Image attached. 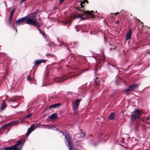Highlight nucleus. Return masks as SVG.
<instances>
[{
	"instance_id": "obj_57",
	"label": "nucleus",
	"mask_w": 150,
	"mask_h": 150,
	"mask_svg": "<svg viewBox=\"0 0 150 150\" xmlns=\"http://www.w3.org/2000/svg\"><path fill=\"white\" fill-rule=\"evenodd\" d=\"M40 123H39L38 124V125H40Z\"/></svg>"
},
{
	"instance_id": "obj_56",
	"label": "nucleus",
	"mask_w": 150,
	"mask_h": 150,
	"mask_svg": "<svg viewBox=\"0 0 150 150\" xmlns=\"http://www.w3.org/2000/svg\"><path fill=\"white\" fill-rule=\"evenodd\" d=\"M43 116L44 117H45V115H43Z\"/></svg>"
},
{
	"instance_id": "obj_45",
	"label": "nucleus",
	"mask_w": 150,
	"mask_h": 150,
	"mask_svg": "<svg viewBox=\"0 0 150 150\" xmlns=\"http://www.w3.org/2000/svg\"><path fill=\"white\" fill-rule=\"evenodd\" d=\"M75 28H76V31H77V32H78V31H79V30L78 29H77V27L76 26L75 27Z\"/></svg>"
},
{
	"instance_id": "obj_42",
	"label": "nucleus",
	"mask_w": 150,
	"mask_h": 150,
	"mask_svg": "<svg viewBox=\"0 0 150 150\" xmlns=\"http://www.w3.org/2000/svg\"><path fill=\"white\" fill-rule=\"evenodd\" d=\"M88 70V69H84L83 70V71H87Z\"/></svg>"
},
{
	"instance_id": "obj_27",
	"label": "nucleus",
	"mask_w": 150,
	"mask_h": 150,
	"mask_svg": "<svg viewBox=\"0 0 150 150\" xmlns=\"http://www.w3.org/2000/svg\"><path fill=\"white\" fill-rule=\"evenodd\" d=\"M96 72L98 71V68H100V66L98 64H96L95 65Z\"/></svg>"
},
{
	"instance_id": "obj_32",
	"label": "nucleus",
	"mask_w": 150,
	"mask_h": 150,
	"mask_svg": "<svg viewBox=\"0 0 150 150\" xmlns=\"http://www.w3.org/2000/svg\"><path fill=\"white\" fill-rule=\"evenodd\" d=\"M12 19V18H9V21H8V24H9V25H11V21Z\"/></svg>"
},
{
	"instance_id": "obj_18",
	"label": "nucleus",
	"mask_w": 150,
	"mask_h": 150,
	"mask_svg": "<svg viewBox=\"0 0 150 150\" xmlns=\"http://www.w3.org/2000/svg\"><path fill=\"white\" fill-rule=\"evenodd\" d=\"M132 30L130 29L129 30V31L126 34V39L128 40L130 39L131 38Z\"/></svg>"
},
{
	"instance_id": "obj_29",
	"label": "nucleus",
	"mask_w": 150,
	"mask_h": 150,
	"mask_svg": "<svg viewBox=\"0 0 150 150\" xmlns=\"http://www.w3.org/2000/svg\"><path fill=\"white\" fill-rule=\"evenodd\" d=\"M57 41L58 42V43H57V46H59V45H64V43H62V42H60L59 41L57 40Z\"/></svg>"
},
{
	"instance_id": "obj_12",
	"label": "nucleus",
	"mask_w": 150,
	"mask_h": 150,
	"mask_svg": "<svg viewBox=\"0 0 150 150\" xmlns=\"http://www.w3.org/2000/svg\"><path fill=\"white\" fill-rule=\"evenodd\" d=\"M108 67L109 69H115L117 72H119V69L115 65L110 64L109 63H108Z\"/></svg>"
},
{
	"instance_id": "obj_35",
	"label": "nucleus",
	"mask_w": 150,
	"mask_h": 150,
	"mask_svg": "<svg viewBox=\"0 0 150 150\" xmlns=\"http://www.w3.org/2000/svg\"><path fill=\"white\" fill-rule=\"evenodd\" d=\"M40 33L41 34H42V35H43V36H45V33H44V32L42 31L41 30H40V31H39Z\"/></svg>"
},
{
	"instance_id": "obj_52",
	"label": "nucleus",
	"mask_w": 150,
	"mask_h": 150,
	"mask_svg": "<svg viewBox=\"0 0 150 150\" xmlns=\"http://www.w3.org/2000/svg\"><path fill=\"white\" fill-rule=\"evenodd\" d=\"M148 53L149 54H150V51L148 52Z\"/></svg>"
},
{
	"instance_id": "obj_30",
	"label": "nucleus",
	"mask_w": 150,
	"mask_h": 150,
	"mask_svg": "<svg viewBox=\"0 0 150 150\" xmlns=\"http://www.w3.org/2000/svg\"><path fill=\"white\" fill-rule=\"evenodd\" d=\"M32 114V113H30L28 114V115H26L24 117V118L30 117L31 116Z\"/></svg>"
},
{
	"instance_id": "obj_60",
	"label": "nucleus",
	"mask_w": 150,
	"mask_h": 150,
	"mask_svg": "<svg viewBox=\"0 0 150 150\" xmlns=\"http://www.w3.org/2000/svg\"><path fill=\"white\" fill-rule=\"evenodd\" d=\"M149 28H147V29H149Z\"/></svg>"
},
{
	"instance_id": "obj_37",
	"label": "nucleus",
	"mask_w": 150,
	"mask_h": 150,
	"mask_svg": "<svg viewBox=\"0 0 150 150\" xmlns=\"http://www.w3.org/2000/svg\"><path fill=\"white\" fill-rule=\"evenodd\" d=\"M74 46H76L78 44V42H75L74 43Z\"/></svg>"
},
{
	"instance_id": "obj_22",
	"label": "nucleus",
	"mask_w": 150,
	"mask_h": 150,
	"mask_svg": "<svg viewBox=\"0 0 150 150\" xmlns=\"http://www.w3.org/2000/svg\"><path fill=\"white\" fill-rule=\"evenodd\" d=\"M48 79L47 78H45L43 80V81L42 83V86H45L47 85L48 83L47 82L48 81Z\"/></svg>"
},
{
	"instance_id": "obj_14",
	"label": "nucleus",
	"mask_w": 150,
	"mask_h": 150,
	"mask_svg": "<svg viewBox=\"0 0 150 150\" xmlns=\"http://www.w3.org/2000/svg\"><path fill=\"white\" fill-rule=\"evenodd\" d=\"M71 18L73 19H74L76 18H80L81 19V20H85L88 18L83 17L80 14H79V15H74L73 16H72Z\"/></svg>"
},
{
	"instance_id": "obj_21",
	"label": "nucleus",
	"mask_w": 150,
	"mask_h": 150,
	"mask_svg": "<svg viewBox=\"0 0 150 150\" xmlns=\"http://www.w3.org/2000/svg\"><path fill=\"white\" fill-rule=\"evenodd\" d=\"M61 105V104L60 103H55V104L50 105V108L51 109H53L60 106Z\"/></svg>"
},
{
	"instance_id": "obj_44",
	"label": "nucleus",
	"mask_w": 150,
	"mask_h": 150,
	"mask_svg": "<svg viewBox=\"0 0 150 150\" xmlns=\"http://www.w3.org/2000/svg\"><path fill=\"white\" fill-rule=\"evenodd\" d=\"M4 3H5V6L7 8V4H6V3L5 2Z\"/></svg>"
},
{
	"instance_id": "obj_19",
	"label": "nucleus",
	"mask_w": 150,
	"mask_h": 150,
	"mask_svg": "<svg viewBox=\"0 0 150 150\" xmlns=\"http://www.w3.org/2000/svg\"><path fill=\"white\" fill-rule=\"evenodd\" d=\"M58 117L57 114L56 113H53L50 115L48 117V118H50L51 119L55 120Z\"/></svg>"
},
{
	"instance_id": "obj_28",
	"label": "nucleus",
	"mask_w": 150,
	"mask_h": 150,
	"mask_svg": "<svg viewBox=\"0 0 150 150\" xmlns=\"http://www.w3.org/2000/svg\"><path fill=\"white\" fill-rule=\"evenodd\" d=\"M85 3H86L87 4L88 3V1L87 0H85L83 2L81 3V2L80 3V5L81 8L84 7V6H83V4H85Z\"/></svg>"
},
{
	"instance_id": "obj_54",
	"label": "nucleus",
	"mask_w": 150,
	"mask_h": 150,
	"mask_svg": "<svg viewBox=\"0 0 150 150\" xmlns=\"http://www.w3.org/2000/svg\"><path fill=\"white\" fill-rule=\"evenodd\" d=\"M118 21H117V22H116V24L117 23H118Z\"/></svg>"
},
{
	"instance_id": "obj_23",
	"label": "nucleus",
	"mask_w": 150,
	"mask_h": 150,
	"mask_svg": "<svg viewBox=\"0 0 150 150\" xmlns=\"http://www.w3.org/2000/svg\"><path fill=\"white\" fill-rule=\"evenodd\" d=\"M115 116V113L114 112L112 113L110 115L109 117V119L110 120H113L115 119L114 117Z\"/></svg>"
},
{
	"instance_id": "obj_62",
	"label": "nucleus",
	"mask_w": 150,
	"mask_h": 150,
	"mask_svg": "<svg viewBox=\"0 0 150 150\" xmlns=\"http://www.w3.org/2000/svg\"><path fill=\"white\" fill-rule=\"evenodd\" d=\"M146 120H148V118H146Z\"/></svg>"
},
{
	"instance_id": "obj_1",
	"label": "nucleus",
	"mask_w": 150,
	"mask_h": 150,
	"mask_svg": "<svg viewBox=\"0 0 150 150\" xmlns=\"http://www.w3.org/2000/svg\"><path fill=\"white\" fill-rule=\"evenodd\" d=\"M78 74H75L74 72H71L70 74L67 75H65L61 77H53L51 79L53 81L56 82H61L62 81L67 79L68 78H72L78 75Z\"/></svg>"
},
{
	"instance_id": "obj_59",
	"label": "nucleus",
	"mask_w": 150,
	"mask_h": 150,
	"mask_svg": "<svg viewBox=\"0 0 150 150\" xmlns=\"http://www.w3.org/2000/svg\"><path fill=\"white\" fill-rule=\"evenodd\" d=\"M113 13H111L110 14H113Z\"/></svg>"
},
{
	"instance_id": "obj_46",
	"label": "nucleus",
	"mask_w": 150,
	"mask_h": 150,
	"mask_svg": "<svg viewBox=\"0 0 150 150\" xmlns=\"http://www.w3.org/2000/svg\"><path fill=\"white\" fill-rule=\"evenodd\" d=\"M119 12H117V13H115L114 14L115 15V16L116 14H119Z\"/></svg>"
},
{
	"instance_id": "obj_3",
	"label": "nucleus",
	"mask_w": 150,
	"mask_h": 150,
	"mask_svg": "<svg viewBox=\"0 0 150 150\" xmlns=\"http://www.w3.org/2000/svg\"><path fill=\"white\" fill-rule=\"evenodd\" d=\"M141 115V112L138 109H135L131 115V120L132 121H135L139 119Z\"/></svg>"
},
{
	"instance_id": "obj_31",
	"label": "nucleus",
	"mask_w": 150,
	"mask_h": 150,
	"mask_svg": "<svg viewBox=\"0 0 150 150\" xmlns=\"http://www.w3.org/2000/svg\"><path fill=\"white\" fill-rule=\"evenodd\" d=\"M35 23L36 24L33 25L35 26L36 27H40V25L38 23H37L36 21L35 22Z\"/></svg>"
},
{
	"instance_id": "obj_11",
	"label": "nucleus",
	"mask_w": 150,
	"mask_h": 150,
	"mask_svg": "<svg viewBox=\"0 0 150 150\" xmlns=\"http://www.w3.org/2000/svg\"><path fill=\"white\" fill-rule=\"evenodd\" d=\"M35 125V124H34L33 125H31L28 129L27 133L26 134L27 136L28 137L30 134V133L32 132H33L34 130V129L36 128V127H35L34 128H33V127Z\"/></svg>"
},
{
	"instance_id": "obj_55",
	"label": "nucleus",
	"mask_w": 150,
	"mask_h": 150,
	"mask_svg": "<svg viewBox=\"0 0 150 150\" xmlns=\"http://www.w3.org/2000/svg\"><path fill=\"white\" fill-rule=\"evenodd\" d=\"M138 21H139L141 22V21H140V20H138Z\"/></svg>"
},
{
	"instance_id": "obj_2",
	"label": "nucleus",
	"mask_w": 150,
	"mask_h": 150,
	"mask_svg": "<svg viewBox=\"0 0 150 150\" xmlns=\"http://www.w3.org/2000/svg\"><path fill=\"white\" fill-rule=\"evenodd\" d=\"M58 131H59L61 133L63 134V135H64L66 139V140L65 141V144L68 148L69 150H72V148H73L74 147V143L72 141L70 137H68L67 138L66 135L62 131H60L59 129L57 128Z\"/></svg>"
},
{
	"instance_id": "obj_33",
	"label": "nucleus",
	"mask_w": 150,
	"mask_h": 150,
	"mask_svg": "<svg viewBox=\"0 0 150 150\" xmlns=\"http://www.w3.org/2000/svg\"><path fill=\"white\" fill-rule=\"evenodd\" d=\"M8 73V71L7 69L6 70V72L5 73H4V76H6L7 74Z\"/></svg>"
},
{
	"instance_id": "obj_26",
	"label": "nucleus",
	"mask_w": 150,
	"mask_h": 150,
	"mask_svg": "<svg viewBox=\"0 0 150 150\" xmlns=\"http://www.w3.org/2000/svg\"><path fill=\"white\" fill-rule=\"evenodd\" d=\"M16 8H13V9L12 10V11H11V13L10 14V18H12L13 14L15 12V11L16 10Z\"/></svg>"
},
{
	"instance_id": "obj_47",
	"label": "nucleus",
	"mask_w": 150,
	"mask_h": 150,
	"mask_svg": "<svg viewBox=\"0 0 150 150\" xmlns=\"http://www.w3.org/2000/svg\"><path fill=\"white\" fill-rule=\"evenodd\" d=\"M37 28H38V30H39V31H40V30H40V28H39V27H37Z\"/></svg>"
},
{
	"instance_id": "obj_24",
	"label": "nucleus",
	"mask_w": 150,
	"mask_h": 150,
	"mask_svg": "<svg viewBox=\"0 0 150 150\" xmlns=\"http://www.w3.org/2000/svg\"><path fill=\"white\" fill-rule=\"evenodd\" d=\"M7 105L5 103V101L3 100V102L0 108V111L3 110L4 108L7 107Z\"/></svg>"
},
{
	"instance_id": "obj_5",
	"label": "nucleus",
	"mask_w": 150,
	"mask_h": 150,
	"mask_svg": "<svg viewBox=\"0 0 150 150\" xmlns=\"http://www.w3.org/2000/svg\"><path fill=\"white\" fill-rule=\"evenodd\" d=\"M27 17L25 16L20 18L16 21L15 24L17 26H18L20 25H24L26 24V20Z\"/></svg>"
},
{
	"instance_id": "obj_4",
	"label": "nucleus",
	"mask_w": 150,
	"mask_h": 150,
	"mask_svg": "<svg viewBox=\"0 0 150 150\" xmlns=\"http://www.w3.org/2000/svg\"><path fill=\"white\" fill-rule=\"evenodd\" d=\"M26 17H27L26 20V24L33 25H35L36 21H37L34 15H27Z\"/></svg>"
},
{
	"instance_id": "obj_38",
	"label": "nucleus",
	"mask_w": 150,
	"mask_h": 150,
	"mask_svg": "<svg viewBox=\"0 0 150 150\" xmlns=\"http://www.w3.org/2000/svg\"><path fill=\"white\" fill-rule=\"evenodd\" d=\"M25 1V0H22L21 2V4L22 3H23Z\"/></svg>"
},
{
	"instance_id": "obj_40",
	"label": "nucleus",
	"mask_w": 150,
	"mask_h": 150,
	"mask_svg": "<svg viewBox=\"0 0 150 150\" xmlns=\"http://www.w3.org/2000/svg\"><path fill=\"white\" fill-rule=\"evenodd\" d=\"M42 126L44 127V128H46V127L48 126V125H43Z\"/></svg>"
},
{
	"instance_id": "obj_48",
	"label": "nucleus",
	"mask_w": 150,
	"mask_h": 150,
	"mask_svg": "<svg viewBox=\"0 0 150 150\" xmlns=\"http://www.w3.org/2000/svg\"><path fill=\"white\" fill-rule=\"evenodd\" d=\"M2 54H3V55H2V56H3V57H4V56L5 55V54H4V53H2Z\"/></svg>"
},
{
	"instance_id": "obj_7",
	"label": "nucleus",
	"mask_w": 150,
	"mask_h": 150,
	"mask_svg": "<svg viewBox=\"0 0 150 150\" xmlns=\"http://www.w3.org/2000/svg\"><path fill=\"white\" fill-rule=\"evenodd\" d=\"M81 100V99H78L75 100L74 103V105L73 106V108L74 111H76L78 109L80 102Z\"/></svg>"
},
{
	"instance_id": "obj_36",
	"label": "nucleus",
	"mask_w": 150,
	"mask_h": 150,
	"mask_svg": "<svg viewBox=\"0 0 150 150\" xmlns=\"http://www.w3.org/2000/svg\"><path fill=\"white\" fill-rule=\"evenodd\" d=\"M64 0H60V1H59L60 4H62Z\"/></svg>"
},
{
	"instance_id": "obj_6",
	"label": "nucleus",
	"mask_w": 150,
	"mask_h": 150,
	"mask_svg": "<svg viewBox=\"0 0 150 150\" xmlns=\"http://www.w3.org/2000/svg\"><path fill=\"white\" fill-rule=\"evenodd\" d=\"M87 84H85L82 86V88H80L79 89V96H83L84 94L85 93L86 90L87 89L85 88Z\"/></svg>"
},
{
	"instance_id": "obj_17",
	"label": "nucleus",
	"mask_w": 150,
	"mask_h": 150,
	"mask_svg": "<svg viewBox=\"0 0 150 150\" xmlns=\"http://www.w3.org/2000/svg\"><path fill=\"white\" fill-rule=\"evenodd\" d=\"M28 81H30L31 83H33L35 84H36V81L33 78H31L29 76L27 78Z\"/></svg>"
},
{
	"instance_id": "obj_51",
	"label": "nucleus",
	"mask_w": 150,
	"mask_h": 150,
	"mask_svg": "<svg viewBox=\"0 0 150 150\" xmlns=\"http://www.w3.org/2000/svg\"><path fill=\"white\" fill-rule=\"evenodd\" d=\"M77 9L79 10H80L79 8V7L77 8Z\"/></svg>"
},
{
	"instance_id": "obj_34",
	"label": "nucleus",
	"mask_w": 150,
	"mask_h": 150,
	"mask_svg": "<svg viewBox=\"0 0 150 150\" xmlns=\"http://www.w3.org/2000/svg\"><path fill=\"white\" fill-rule=\"evenodd\" d=\"M13 28H14L16 32H17V30L16 28V27H15L14 26V24H13Z\"/></svg>"
},
{
	"instance_id": "obj_15",
	"label": "nucleus",
	"mask_w": 150,
	"mask_h": 150,
	"mask_svg": "<svg viewBox=\"0 0 150 150\" xmlns=\"http://www.w3.org/2000/svg\"><path fill=\"white\" fill-rule=\"evenodd\" d=\"M18 123H19V122H18V120L15 121H13V122H11L9 123H8L7 124H6L4 126H2L1 127V128L3 129L4 128H5L6 127H7V126H9V125H10L11 124H14L13 125H17L18 124Z\"/></svg>"
},
{
	"instance_id": "obj_8",
	"label": "nucleus",
	"mask_w": 150,
	"mask_h": 150,
	"mask_svg": "<svg viewBox=\"0 0 150 150\" xmlns=\"http://www.w3.org/2000/svg\"><path fill=\"white\" fill-rule=\"evenodd\" d=\"M138 85L137 84L132 85L130 86H129L128 88L126 89L125 91L126 92H129L130 91H132L134 89H135L137 87Z\"/></svg>"
},
{
	"instance_id": "obj_49",
	"label": "nucleus",
	"mask_w": 150,
	"mask_h": 150,
	"mask_svg": "<svg viewBox=\"0 0 150 150\" xmlns=\"http://www.w3.org/2000/svg\"><path fill=\"white\" fill-rule=\"evenodd\" d=\"M52 83H49L48 84L49 85H50V84H52Z\"/></svg>"
},
{
	"instance_id": "obj_43",
	"label": "nucleus",
	"mask_w": 150,
	"mask_h": 150,
	"mask_svg": "<svg viewBox=\"0 0 150 150\" xmlns=\"http://www.w3.org/2000/svg\"><path fill=\"white\" fill-rule=\"evenodd\" d=\"M81 134L83 135L82 137H84L85 136V134L84 133H82Z\"/></svg>"
},
{
	"instance_id": "obj_41",
	"label": "nucleus",
	"mask_w": 150,
	"mask_h": 150,
	"mask_svg": "<svg viewBox=\"0 0 150 150\" xmlns=\"http://www.w3.org/2000/svg\"><path fill=\"white\" fill-rule=\"evenodd\" d=\"M110 50L111 51H113V50H115V48H114V49H113H113L112 48H110Z\"/></svg>"
},
{
	"instance_id": "obj_61",
	"label": "nucleus",
	"mask_w": 150,
	"mask_h": 150,
	"mask_svg": "<svg viewBox=\"0 0 150 150\" xmlns=\"http://www.w3.org/2000/svg\"><path fill=\"white\" fill-rule=\"evenodd\" d=\"M149 28H147V29H149Z\"/></svg>"
},
{
	"instance_id": "obj_20",
	"label": "nucleus",
	"mask_w": 150,
	"mask_h": 150,
	"mask_svg": "<svg viewBox=\"0 0 150 150\" xmlns=\"http://www.w3.org/2000/svg\"><path fill=\"white\" fill-rule=\"evenodd\" d=\"M122 81V79L120 77H118L117 76H116V79L115 81V83L118 86L121 83Z\"/></svg>"
},
{
	"instance_id": "obj_10",
	"label": "nucleus",
	"mask_w": 150,
	"mask_h": 150,
	"mask_svg": "<svg viewBox=\"0 0 150 150\" xmlns=\"http://www.w3.org/2000/svg\"><path fill=\"white\" fill-rule=\"evenodd\" d=\"M83 12L84 14L88 15L91 18H93L95 17V15L92 13L94 12V11H83Z\"/></svg>"
},
{
	"instance_id": "obj_50",
	"label": "nucleus",
	"mask_w": 150,
	"mask_h": 150,
	"mask_svg": "<svg viewBox=\"0 0 150 150\" xmlns=\"http://www.w3.org/2000/svg\"><path fill=\"white\" fill-rule=\"evenodd\" d=\"M50 55V54H46V56H49V55Z\"/></svg>"
},
{
	"instance_id": "obj_16",
	"label": "nucleus",
	"mask_w": 150,
	"mask_h": 150,
	"mask_svg": "<svg viewBox=\"0 0 150 150\" xmlns=\"http://www.w3.org/2000/svg\"><path fill=\"white\" fill-rule=\"evenodd\" d=\"M47 60L46 59H39L36 60L35 62V65L37 66L42 63H45L46 62Z\"/></svg>"
},
{
	"instance_id": "obj_13",
	"label": "nucleus",
	"mask_w": 150,
	"mask_h": 150,
	"mask_svg": "<svg viewBox=\"0 0 150 150\" xmlns=\"http://www.w3.org/2000/svg\"><path fill=\"white\" fill-rule=\"evenodd\" d=\"M100 79L97 77H96L94 80V84L95 87H98L100 85Z\"/></svg>"
},
{
	"instance_id": "obj_9",
	"label": "nucleus",
	"mask_w": 150,
	"mask_h": 150,
	"mask_svg": "<svg viewBox=\"0 0 150 150\" xmlns=\"http://www.w3.org/2000/svg\"><path fill=\"white\" fill-rule=\"evenodd\" d=\"M4 149L5 150H20V149L18 147H17V148H16L15 147V146L13 145V146L6 147L4 148Z\"/></svg>"
},
{
	"instance_id": "obj_58",
	"label": "nucleus",
	"mask_w": 150,
	"mask_h": 150,
	"mask_svg": "<svg viewBox=\"0 0 150 150\" xmlns=\"http://www.w3.org/2000/svg\"><path fill=\"white\" fill-rule=\"evenodd\" d=\"M67 45V46H68V44H67V45Z\"/></svg>"
},
{
	"instance_id": "obj_39",
	"label": "nucleus",
	"mask_w": 150,
	"mask_h": 150,
	"mask_svg": "<svg viewBox=\"0 0 150 150\" xmlns=\"http://www.w3.org/2000/svg\"><path fill=\"white\" fill-rule=\"evenodd\" d=\"M25 1V0H22L21 2V4L22 3H23Z\"/></svg>"
},
{
	"instance_id": "obj_53",
	"label": "nucleus",
	"mask_w": 150,
	"mask_h": 150,
	"mask_svg": "<svg viewBox=\"0 0 150 150\" xmlns=\"http://www.w3.org/2000/svg\"><path fill=\"white\" fill-rule=\"evenodd\" d=\"M124 139L122 138V143H123V142Z\"/></svg>"
},
{
	"instance_id": "obj_25",
	"label": "nucleus",
	"mask_w": 150,
	"mask_h": 150,
	"mask_svg": "<svg viewBox=\"0 0 150 150\" xmlns=\"http://www.w3.org/2000/svg\"><path fill=\"white\" fill-rule=\"evenodd\" d=\"M19 98V97H18L16 96L11 99L9 100V101L12 102H14L16 101Z\"/></svg>"
}]
</instances>
